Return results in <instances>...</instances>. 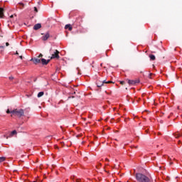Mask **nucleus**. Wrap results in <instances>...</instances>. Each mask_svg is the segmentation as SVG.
Returning a JSON list of instances; mask_svg holds the SVG:
<instances>
[{
  "label": "nucleus",
  "mask_w": 182,
  "mask_h": 182,
  "mask_svg": "<svg viewBox=\"0 0 182 182\" xmlns=\"http://www.w3.org/2000/svg\"><path fill=\"white\" fill-rule=\"evenodd\" d=\"M18 5H20V6H22L23 8V6H24L23 3H19Z\"/></svg>",
  "instance_id": "obj_17"
},
{
  "label": "nucleus",
  "mask_w": 182,
  "mask_h": 182,
  "mask_svg": "<svg viewBox=\"0 0 182 182\" xmlns=\"http://www.w3.org/2000/svg\"><path fill=\"white\" fill-rule=\"evenodd\" d=\"M34 11H35V12H38V8L34 7Z\"/></svg>",
  "instance_id": "obj_20"
},
{
  "label": "nucleus",
  "mask_w": 182,
  "mask_h": 182,
  "mask_svg": "<svg viewBox=\"0 0 182 182\" xmlns=\"http://www.w3.org/2000/svg\"><path fill=\"white\" fill-rule=\"evenodd\" d=\"M181 136H182V134H180V133L175 134L176 139H178V137H181Z\"/></svg>",
  "instance_id": "obj_14"
},
{
  "label": "nucleus",
  "mask_w": 182,
  "mask_h": 182,
  "mask_svg": "<svg viewBox=\"0 0 182 182\" xmlns=\"http://www.w3.org/2000/svg\"><path fill=\"white\" fill-rule=\"evenodd\" d=\"M4 48H5V46H0V49H4Z\"/></svg>",
  "instance_id": "obj_23"
},
{
  "label": "nucleus",
  "mask_w": 182,
  "mask_h": 182,
  "mask_svg": "<svg viewBox=\"0 0 182 182\" xmlns=\"http://www.w3.org/2000/svg\"><path fill=\"white\" fill-rule=\"evenodd\" d=\"M42 28V24L41 23H37L33 26L34 31H38V29H41Z\"/></svg>",
  "instance_id": "obj_8"
},
{
  "label": "nucleus",
  "mask_w": 182,
  "mask_h": 182,
  "mask_svg": "<svg viewBox=\"0 0 182 182\" xmlns=\"http://www.w3.org/2000/svg\"><path fill=\"white\" fill-rule=\"evenodd\" d=\"M127 83L130 86H134V85H137V83H140V80H127Z\"/></svg>",
  "instance_id": "obj_6"
},
{
  "label": "nucleus",
  "mask_w": 182,
  "mask_h": 182,
  "mask_svg": "<svg viewBox=\"0 0 182 182\" xmlns=\"http://www.w3.org/2000/svg\"><path fill=\"white\" fill-rule=\"evenodd\" d=\"M43 56V55L42 54V53H41L39 55H38V59L40 58H42Z\"/></svg>",
  "instance_id": "obj_19"
},
{
  "label": "nucleus",
  "mask_w": 182,
  "mask_h": 182,
  "mask_svg": "<svg viewBox=\"0 0 182 182\" xmlns=\"http://www.w3.org/2000/svg\"><path fill=\"white\" fill-rule=\"evenodd\" d=\"M16 55H19V53H18V51H16Z\"/></svg>",
  "instance_id": "obj_26"
},
{
  "label": "nucleus",
  "mask_w": 182,
  "mask_h": 182,
  "mask_svg": "<svg viewBox=\"0 0 182 182\" xmlns=\"http://www.w3.org/2000/svg\"><path fill=\"white\" fill-rule=\"evenodd\" d=\"M105 161H109V159H105Z\"/></svg>",
  "instance_id": "obj_28"
},
{
  "label": "nucleus",
  "mask_w": 182,
  "mask_h": 182,
  "mask_svg": "<svg viewBox=\"0 0 182 182\" xmlns=\"http://www.w3.org/2000/svg\"><path fill=\"white\" fill-rule=\"evenodd\" d=\"M14 134H16V130H14V131L11 132V135L14 136Z\"/></svg>",
  "instance_id": "obj_16"
},
{
  "label": "nucleus",
  "mask_w": 182,
  "mask_h": 182,
  "mask_svg": "<svg viewBox=\"0 0 182 182\" xmlns=\"http://www.w3.org/2000/svg\"><path fill=\"white\" fill-rule=\"evenodd\" d=\"M107 83H114L112 81H107L106 82V80H103V81H97V87H102V86H105V85H107Z\"/></svg>",
  "instance_id": "obj_4"
},
{
  "label": "nucleus",
  "mask_w": 182,
  "mask_h": 182,
  "mask_svg": "<svg viewBox=\"0 0 182 182\" xmlns=\"http://www.w3.org/2000/svg\"><path fill=\"white\" fill-rule=\"evenodd\" d=\"M118 122H120V118L118 119Z\"/></svg>",
  "instance_id": "obj_31"
},
{
  "label": "nucleus",
  "mask_w": 182,
  "mask_h": 182,
  "mask_svg": "<svg viewBox=\"0 0 182 182\" xmlns=\"http://www.w3.org/2000/svg\"><path fill=\"white\" fill-rule=\"evenodd\" d=\"M43 95H45V92H38L37 97H42V96H43Z\"/></svg>",
  "instance_id": "obj_13"
},
{
  "label": "nucleus",
  "mask_w": 182,
  "mask_h": 182,
  "mask_svg": "<svg viewBox=\"0 0 182 182\" xmlns=\"http://www.w3.org/2000/svg\"><path fill=\"white\" fill-rule=\"evenodd\" d=\"M59 51L58 50H54V51L52 53V55L50 57V59H59L60 58L59 56Z\"/></svg>",
  "instance_id": "obj_5"
},
{
  "label": "nucleus",
  "mask_w": 182,
  "mask_h": 182,
  "mask_svg": "<svg viewBox=\"0 0 182 182\" xmlns=\"http://www.w3.org/2000/svg\"><path fill=\"white\" fill-rule=\"evenodd\" d=\"M135 178L138 182H151V178L141 173L135 174Z\"/></svg>",
  "instance_id": "obj_1"
},
{
  "label": "nucleus",
  "mask_w": 182,
  "mask_h": 182,
  "mask_svg": "<svg viewBox=\"0 0 182 182\" xmlns=\"http://www.w3.org/2000/svg\"><path fill=\"white\" fill-rule=\"evenodd\" d=\"M19 58H20V59H23V58L22 57V55H21Z\"/></svg>",
  "instance_id": "obj_27"
},
{
  "label": "nucleus",
  "mask_w": 182,
  "mask_h": 182,
  "mask_svg": "<svg viewBox=\"0 0 182 182\" xmlns=\"http://www.w3.org/2000/svg\"><path fill=\"white\" fill-rule=\"evenodd\" d=\"M65 29H68V31H72V29H73V28L72 27V26L70 24H67L65 26Z\"/></svg>",
  "instance_id": "obj_10"
},
{
  "label": "nucleus",
  "mask_w": 182,
  "mask_h": 182,
  "mask_svg": "<svg viewBox=\"0 0 182 182\" xmlns=\"http://www.w3.org/2000/svg\"><path fill=\"white\" fill-rule=\"evenodd\" d=\"M153 75V73H150L149 74V79H151V75Z\"/></svg>",
  "instance_id": "obj_22"
},
{
  "label": "nucleus",
  "mask_w": 182,
  "mask_h": 182,
  "mask_svg": "<svg viewBox=\"0 0 182 182\" xmlns=\"http://www.w3.org/2000/svg\"><path fill=\"white\" fill-rule=\"evenodd\" d=\"M1 52H4V50H1Z\"/></svg>",
  "instance_id": "obj_33"
},
{
  "label": "nucleus",
  "mask_w": 182,
  "mask_h": 182,
  "mask_svg": "<svg viewBox=\"0 0 182 182\" xmlns=\"http://www.w3.org/2000/svg\"><path fill=\"white\" fill-rule=\"evenodd\" d=\"M149 58H150L151 60H156V56L153 54L149 55Z\"/></svg>",
  "instance_id": "obj_12"
},
{
  "label": "nucleus",
  "mask_w": 182,
  "mask_h": 182,
  "mask_svg": "<svg viewBox=\"0 0 182 182\" xmlns=\"http://www.w3.org/2000/svg\"><path fill=\"white\" fill-rule=\"evenodd\" d=\"M50 52H51V53H52V48H50Z\"/></svg>",
  "instance_id": "obj_30"
},
{
  "label": "nucleus",
  "mask_w": 182,
  "mask_h": 182,
  "mask_svg": "<svg viewBox=\"0 0 182 182\" xmlns=\"http://www.w3.org/2000/svg\"><path fill=\"white\" fill-rule=\"evenodd\" d=\"M6 159V158L4 156L0 157V163H4V161H5Z\"/></svg>",
  "instance_id": "obj_15"
},
{
  "label": "nucleus",
  "mask_w": 182,
  "mask_h": 182,
  "mask_svg": "<svg viewBox=\"0 0 182 182\" xmlns=\"http://www.w3.org/2000/svg\"><path fill=\"white\" fill-rule=\"evenodd\" d=\"M80 181H82V179H77L76 180V182H80Z\"/></svg>",
  "instance_id": "obj_24"
},
{
  "label": "nucleus",
  "mask_w": 182,
  "mask_h": 182,
  "mask_svg": "<svg viewBox=\"0 0 182 182\" xmlns=\"http://www.w3.org/2000/svg\"><path fill=\"white\" fill-rule=\"evenodd\" d=\"M31 62H33L34 65H38V63H42V65H48V63H49L50 62V60H47L45 59V58H42L41 60V58H31Z\"/></svg>",
  "instance_id": "obj_3"
},
{
  "label": "nucleus",
  "mask_w": 182,
  "mask_h": 182,
  "mask_svg": "<svg viewBox=\"0 0 182 182\" xmlns=\"http://www.w3.org/2000/svg\"><path fill=\"white\" fill-rule=\"evenodd\" d=\"M26 109H13V116H16V117L21 118L23 117V116H25V114H29V111H26Z\"/></svg>",
  "instance_id": "obj_2"
},
{
  "label": "nucleus",
  "mask_w": 182,
  "mask_h": 182,
  "mask_svg": "<svg viewBox=\"0 0 182 182\" xmlns=\"http://www.w3.org/2000/svg\"><path fill=\"white\" fill-rule=\"evenodd\" d=\"M6 46H9V43H6Z\"/></svg>",
  "instance_id": "obj_25"
},
{
  "label": "nucleus",
  "mask_w": 182,
  "mask_h": 182,
  "mask_svg": "<svg viewBox=\"0 0 182 182\" xmlns=\"http://www.w3.org/2000/svg\"><path fill=\"white\" fill-rule=\"evenodd\" d=\"M50 37V35L49 34V32H47L45 36H43L42 37V40L43 41H48V39H49V38Z\"/></svg>",
  "instance_id": "obj_7"
},
{
  "label": "nucleus",
  "mask_w": 182,
  "mask_h": 182,
  "mask_svg": "<svg viewBox=\"0 0 182 182\" xmlns=\"http://www.w3.org/2000/svg\"><path fill=\"white\" fill-rule=\"evenodd\" d=\"M124 81H120V85H124Z\"/></svg>",
  "instance_id": "obj_21"
},
{
  "label": "nucleus",
  "mask_w": 182,
  "mask_h": 182,
  "mask_svg": "<svg viewBox=\"0 0 182 182\" xmlns=\"http://www.w3.org/2000/svg\"><path fill=\"white\" fill-rule=\"evenodd\" d=\"M9 79L10 80H14V77H12V76H11V77H9Z\"/></svg>",
  "instance_id": "obj_18"
},
{
  "label": "nucleus",
  "mask_w": 182,
  "mask_h": 182,
  "mask_svg": "<svg viewBox=\"0 0 182 182\" xmlns=\"http://www.w3.org/2000/svg\"><path fill=\"white\" fill-rule=\"evenodd\" d=\"M14 110H9V109H8L7 110H6V113H7V114H11V117L14 116Z\"/></svg>",
  "instance_id": "obj_11"
},
{
  "label": "nucleus",
  "mask_w": 182,
  "mask_h": 182,
  "mask_svg": "<svg viewBox=\"0 0 182 182\" xmlns=\"http://www.w3.org/2000/svg\"><path fill=\"white\" fill-rule=\"evenodd\" d=\"M4 8L0 7V18H4Z\"/></svg>",
  "instance_id": "obj_9"
},
{
  "label": "nucleus",
  "mask_w": 182,
  "mask_h": 182,
  "mask_svg": "<svg viewBox=\"0 0 182 182\" xmlns=\"http://www.w3.org/2000/svg\"><path fill=\"white\" fill-rule=\"evenodd\" d=\"M78 75H80V72H78Z\"/></svg>",
  "instance_id": "obj_32"
},
{
  "label": "nucleus",
  "mask_w": 182,
  "mask_h": 182,
  "mask_svg": "<svg viewBox=\"0 0 182 182\" xmlns=\"http://www.w3.org/2000/svg\"><path fill=\"white\" fill-rule=\"evenodd\" d=\"M10 18H14V15H11V16H10Z\"/></svg>",
  "instance_id": "obj_29"
}]
</instances>
